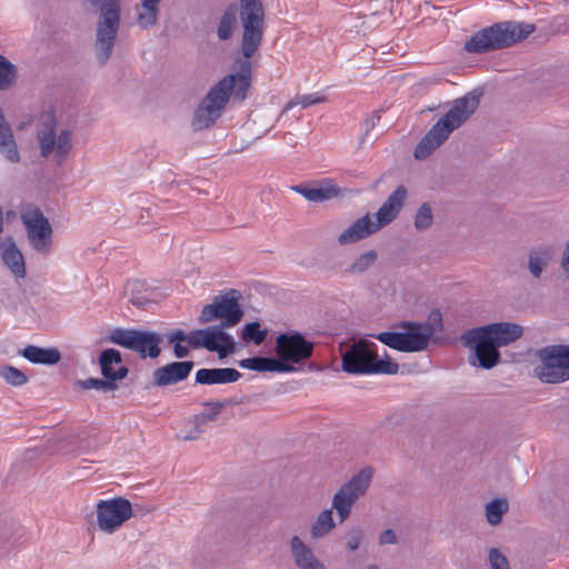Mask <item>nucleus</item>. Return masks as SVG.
<instances>
[{"label":"nucleus","mask_w":569,"mask_h":569,"mask_svg":"<svg viewBox=\"0 0 569 569\" xmlns=\"http://www.w3.org/2000/svg\"><path fill=\"white\" fill-rule=\"evenodd\" d=\"M77 386H79L83 390L96 389L101 390L103 392L113 391L118 389V383L111 381L110 379H100V378H88L84 380H78Z\"/></svg>","instance_id":"nucleus-34"},{"label":"nucleus","mask_w":569,"mask_h":569,"mask_svg":"<svg viewBox=\"0 0 569 569\" xmlns=\"http://www.w3.org/2000/svg\"><path fill=\"white\" fill-rule=\"evenodd\" d=\"M239 366L243 369L253 371L270 372H293L297 370L293 366H287L283 361L272 357H251L239 361Z\"/></svg>","instance_id":"nucleus-24"},{"label":"nucleus","mask_w":569,"mask_h":569,"mask_svg":"<svg viewBox=\"0 0 569 569\" xmlns=\"http://www.w3.org/2000/svg\"><path fill=\"white\" fill-rule=\"evenodd\" d=\"M160 0H141V10L138 13V24L148 29L157 23Z\"/></svg>","instance_id":"nucleus-30"},{"label":"nucleus","mask_w":569,"mask_h":569,"mask_svg":"<svg viewBox=\"0 0 569 569\" xmlns=\"http://www.w3.org/2000/svg\"><path fill=\"white\" fill-rule=\"evenodd\" d=\"M264 8L262 0H239V20L242 28L241 53L238 71L221 79L204 96L194 111L192 128L196 131L211 127L220 117L230 97L243 101L251 83L250 58L258 51L264 33Z\"/></svg>","instance_id":"nucleus-1"},{"label":"nucleus","mask_w":569,"mask_h":569,"mask_svg":"<svg viewBox=\"0 0 569 569\" xmlns=\"http://www.w3.org/2000/svg\"><path fill=\"white\" fill-rule=\"evenodd\" d=\"M420 326L430 340L433 335L443 331L442 313L438 309L431 310L428 320L420 322Z\"/></svg>","instance_id":"nucleus-33"},{"label":"nucleus","mask_w":569,"mask_h":569,"mask_svg":"<svg viewBox=\"0 0 569 569\" xmlns=\"http://www.w3.org/2000/svg\"><path fill=\"white\" fill-rule=\"evenodd\" d=\"M380 228L372 214L367 213L357 219L350 227L340 233L338 242L340 244L353 243L379 231Z\"/></svg>","instance_id":"nucleus-20"},{"label":"nucleus","mask_w":569,"mask_h":569,"mask_svg":"<svg viewBox=\"0 0 569 569\" xmlns=\"http://www.w3.org/2000/svg\"><path fill=\"white\" fill-rule=\"evenodd\" d=\"M21 222L26 229L30 247L41 256H49L53 246V230L39 208L21 213Z\"/></svg>","instance_id":"nucleus-14"},{"label":"nucleus","mask_w":569,"mask_h":569,"mask_svg":"<svg viewBox=\"0 0 569 569\" xmlns=\"http://www.w3.org/2000/svg\"><path fill=\"white\" fill-rule=\"evenodd\" d=\"M268 336L267 329H261L259 321H252L247 323L241 331V339L246 342H252L256 346L263 343Z\"/></svg>","instance_id":"nucleus-31"},{"label":"nucleus","mask_w":569,"mask_h":569,"mask_svg":"<svg viewBox=\"0 0 569 569\" xmlns=\"http://www.w3.org/2000/svg\"><path fill=\"white\" fill-rule=\"evenodd\" d=\"M498 347L508 346L522 336V327L510 322H496L486 326Z\"/></svg>","instance_id":"nucleus-26"},{"label":"nucleus","mask_w":569,"mask_h":569,"mask_svg":"<svg viewBox=\"0 0 569 569\" xmlns=\"http://www.w3.org/2000/svg\"><path fill=\"white\" fill-rule=\"evenodd\" d=\"M379 545H396L398 542V537L392 529H386L379 536Z\"/></svg>","instance_id":"nucleus-43"},{"label":"nucleus","mask_w":569,"mask_h":569,"mask_svg":"<svg viewBox=\"0 0 569 569\" xmlns=\"http://www.w3.org/2000/svg\"><path fill=\"white\" fill-rule=\"evenodd\" d=\"M539 363L533 376L545 383H560L569 380V346L551 345L537 351Z\"/></svg>","instance_id":"nucleus-9"},{"label":"nucleus","mask_w":569,"mask_h":569,"mask_svg":"<svg viewBox=\"0 0 569 569\" xmlns=\"http://www.w3.org/2000/svg\"><path fill=\"white\" fill-rule=\"evenodd\" d=\"M462 345L473 351L469 358L471 366L491 369L500 361L499 347L486 326L467 330L460 337Z\"/></svg>","instance_id":"nucleus-12"},{"label":"nucleus","mask_w":569,"mask_h":569,"mask_svg":"<svg viewBox=\"0 0 569 569\" xmlns=\"http://www.w3.org/2000/svg\"><path fill=\"white\" fill-rule=\"evenodd\" d=\"M0 377L13 387H21L28 382V377L13 366H3L0 369Z\"/></svg>","instance_id":"nucleus-36"},{"label":"nucleus","mask_w":569,"mask_h":569,"mask_svg":"<svg viewBox=\"0 0 569 569\" xmlns=\"http://www.w3.org/2000/svg\"><path fill=\"white\" fill-rule=\"evenodd\" d=\"M92 7H99L100 18L97 22L94 54L100 66L107 64L112 56L120 27V0H87Z\"/></svg>","instance_id":"nucleus-5"},{"label":"nucleus","mask_w":569,"mask_h":569,"mask_svg":"<svg viewBox=\"0 0 569 569\" xmlns=\"http://www.w3.org/2000/svg\"><path fill=\"white\" fill-rule=\"evenodd\" d=\"M363 539V530L360 527H353L347 533V548L350 551H356Z\"/></svg>","instance_id":"nucleus-42"},{"label":"nucleus","mask_w":569,"mask_h":569,"mask_svg":"<svg viewBox=\"0 0 569 569\" xmlns=\"http://www.w3.org/2000/svg\"><path fill=\"white\" fill-rule=\"evenodd\" d=\"M509 505L506 499H493L486 505V518L491 526L501 522L502 516L508 511Z\"/></svg>","instance_id":"nucleus-32"},{"label":"nucleus","mask_w":569,"mask_h":569,"mask_svg":"<svg viewBox=\"0 0 569 569\" xmlns=\"http://www.w3.org/2000/svg\"><path fill=\"white\" fill-rule=\"evenodd\" d=\"M241 373L234 368H202L196 372V383L226 385L236 382Z\"/></svg>","instance_id":"nucleus-23"},{"label":"nucleus","mask_w":569,"mask_h":569,"mask_svg":"<svg viewBox=\"0 0 569 569\" xmlns=\"http://www.w3.org/2000/svg\"><path fill=\"white\" fill-rule=\"evenodd\" d=\"M204 431V427L201 426L197 420H196V426L193 428V430L183 436V440H196L199 438V436Z\"/></svg>","instance_id":"nucleus-46"},{"label":"nucleus","mask_w":569,"mask_h":569,"mask_svg":"<svg viewBox=\"0 0 569 569\" xmlns=\"http://www.w3.org/2000/svg\"><path fill=\"white\" fill-rule=\"evenodd\" d=\"M292 190L308 201L321 202L337 197L340 193V189L337 186L330 184L327 187H310L305 184H297L292 187Z\"/></svg>","instance_id":"nucleus-28"},{"label":"nucleus","mask_w":569,"mask_h":569,"mask_svg":"<svg viewBox=\"0 0 569 569\" xmlns=\"http://www.w3.org/2000/svg\"><path fill=\"white\" fill-rule=\"evenodd\" d=\"M365 569H380V568L376 565H370V566L366 567Z\"/></svg>","instance_id":"nucleus-51"},{"label":"nucleus","mask_w":569,"mask_h":569,"mask_svg":"<svg viewBox=\"0 0 569 569\" xmlns=\"http://www.w3.org/2000/svg\"><path fill=\"white\" fill-rule=\"evenodd\" d=\"M204 406L209 407L210 410L201 412L196 420L201 425L206 426L210 421H216L221 412V409L226 406L224 401H209Z\"/></svg>","instance_id":"nucleus-39"},{"label":"nucleus","mask_w":569,"mask_h":569,"mask_svg":"<svg viewBox=\"0 0 569 569\" xmlns=\"http://www.w3.org/2000/svg\"><path fill=\"white\" fill-rule=\"evenodd\" d=\"M531 23L519 21H501L475 32L463 49L468 53L482 54L495 50L509 48L526 39L535 31Z\"/></svg>","instance_id":"nucleus-4"},{"label":"nucleus","mask_w":569,"mask_h":569,"mask_svg":"<svg viewBox=\"0 0 569 569\" xmlns=\"http://www.w3.org/2000/svg\"><path fill=\"white\" fill-rule=\"evenodd\" d=\"M406 198L407 189L403 186H399L387 198L379 210L372 214L380 229L391 223L397 218L403 207Z\"/></svg>","instance_id":"nucleus-18"},{"label":"nucleus","mask_w":569,"mask_h":569,"mask_svg":"<svg viewBox=\"0 0 569 569\" xmlns=\"http://www.w3.org/2000/svg\"><path fill=\"white\" fill-rule=\"evenodd\" d=\"M488 560L490 569H510L508 559L497 548H491L489 550Z\"/></svg>","instance_id":"nucleus-41"},{"label":"nucleus","mask_w":569,"mask_h":569,"mask_svg":"<svg viewBox=\"0 0 569 569\" xmlns=\"http://www.w3.org/2000/svg\"><path fill=\"white\" fill-rule=\"evenodd\" d=\"M131 502L122 497L97 503V522L101 531L112 533L132 517Z\"/></svg>","instance_id":"nucleus-15"},{"label":"nucleus","mask_w":569,"mask_h":569,"mask_svg":"<svg viewBox=\"0 0 569 569\" xmlns=\"http://www.w3.org/2000/svg\"><path fill=\"white\" fill-rule=\"evenodd\" d=\"M126 291H130V301L132 305L143 307L148 302V298L146 296H142V292L146 291V284L143 281H128L126 286Z\"/></svg>","instance_id":"nucleus-38"},{"label":"nucleus","mask_w":569,"mask_h":569,"mask_svg":"<svg viewBox=\"0 0 569 569\" xmlns=\"http://www.w3.org/2000/svg\"><path fill=\"white\" fill-rule=\"evenodd\" d=\"M479 98L465 96L456 99L449 111L443 114L425 134L415 149V158L426 159L433 150L439 148L452 131L460 128L477 110Z\"/></svg>","instance_id":"nucleus-3"},{"label":"nucleus","mask_w":569,"mask_h":569,"mask_svg":"<svg viewBox=\"0 0 569 569\" xmlns=\"http://www.w3.org/2000/svg\"><path fill=\"white\" fill-rule=\"evenodd\" d=\"M237 26V8L233 4H230L222 13L218 27H217V36L219 40L226 41L229 40L234 31Z\"/></svg>","instance_id":"nucleus-29"},{"label":"nucleus","mask_w":569,"mask_h":569,"mask_svg":"<svg viewBox=\"0 0 569 569\" xmlns=\"http://www.w3.org/2000/svg\"><path fill=\"white\" fill-rule=\"evenodd\" d=\"M11 549L9 540L0 537V556H7Z\"/></svg>","instance_id":"nucleus-47"},{"label":"nucleus","mask_w":569,"mask_h":569,"mask_svg":"<svg viewBox=\"0 0 569 569\" xmlns=\"http://www.w3.org/2000/svg\"><path fill=\"white\" fill-rule=\"evenodd\" d=\"M341 366L351 375H395L399 370L397 362L380 359L376 343L368 340L355 342L342 356Z\"/></svg>","instance_id":"nucleus-7"},{"label":"nucleus","mask_w":569,"mask_h":569,"mask_svg":"<svg viewBox=\"0 0 569 569\" xmlns=\"http://www.w3.org/2000/svg\"><path fill=\"white\" fill-rule=\"evenodd\" d=\"M377 260V253L375 250H369L360 254L352 264L348 268V272L351 274H360L367 271Z\"/></svg>","instance_id":"nucleus-35"},{"label":"nucleus","mask_w":569,"mask_h":569,"mask_svg":"<svg viewBox=\"0 0 569 569\" xmlns=\"http://www.w3.org/2000/svg\"><path fill=\"white\" fill-rule=\"evenodd\" d=\"M325 99L320 97H316L315 94H303L298 96L295 99L290 100L284 109L283 112H287L288 110L292 109L293 107L300 104L302 108H308L310 106H313L316 103L322 102Z\"/></svg>","instance_id":"nucleus-40"},{"label":"nucleus","mask_w":569,"mask_h":569,"mask_svg":"<svg viewBox=\"0 0 569 569\" xmlns=\"http://www.w3.org/2000/svg\"><path fill=\"white\" fill-rule=\"evenodd\" d=\"M239 299L240 293L237 290L217 296L211 303L202 308L198 318L199 323H208L219 319V325L209 326L208 328H218L222 333H227L224 329L234 327L243 317Z\"/></svg>","instance_id":"nucleus-10"},{"label":"nucleus","mask_w":569,"mask_h":569,"mask_svg":"<svg viewBox=\"0 0 569 569\" xmlns=\"http://www.w3.org/2000/svg\"><path fill=\"white\" fill-rule=\"evenodd\" d=\"M36 139L40 156L56 166L64 164L71 156L73 133L67 128H60L52 116L40 120Z\"/></svg>","instance_id":"nucleus-6"},{"label":"nucleus","mask_w":569,"mask_h":569,"mask_svg":"<svg viewBox=\"0 0 569 569\" xmlns=\"http://www.w3.org/2000/svg\"><path fill=\"white\" fill-rule=\"evenodd\" d=\"M0 250L3 264L16 278L23 279L27 274L26 261L14 239L12 237H7L2 242H0Z\"/></svg>","instance_id":"nucleus-21"},{"label":"nucleus","mask_w":569,"mask_h":569,"mask_svg":"<svg viewBox=\"0 0 569 569\" xmlns=\"http://www.w3.org/2000/svg\"><path fill=\"white\" fill-rule=\"evenodd\" d=\"M371 478L372 470L365 468L339 488L332 498V508L322 510L311 525L310 537L313 540L326 537L336 527L332 509H336L340 523L349 518L355 502L367 492Z\"/></svg>","instance_id":"nucleus-2"},{"label":"nucleus","mask_w":569,"mask_h":569,"mask_svg":"<svg viewBox=\"0 0 569 569\" xmlns=\"http://www.w3.org/2000/svg\"><path fill=\"white\" fill-rule=\"evenodd\" d=\"M563 253H568V254H569V240H568V241H567V243H566V247H565Z\"/></svg>","instance_id":"nucleus-49"},{"label":"nucleus","mask_w":569,"mask_h":569,"mask_svg":"<svg viewBox=\"0 0 569 569\" xmlns=\"http://www.w3.org/2000/svg\"><path fill=\"white\" fill-rule=\"evenodd\" d=\"M563 253H568V254H569V240H568V241H567V243H566V247H565Z\"/></svg>","instance_id":"nucleus-50"},{"label":"nucleus","mask_w":569,"mask_h":569,"mask_svg":"<svg viewBox=\"0 0 569 569\" xmlns=\"http://www.w3.org/2000/svg\"><path fill=\"white\" fill-rule=\"evenodd\" d=\"M380 118H381V111L377 110L372 113V116L370 118H368L365 121L366 133H368L370 130H372L376 127V123L380 120Z\"/></svg>","instance_id":"nucleus-44"},{"label":"nucleus","mask_w":569,"mask_h":569,"mask_svg":"<svg viewBox=\"0 0 569 569\" xmlns=\"http://www.w3.org/2000/svg\"><path fill=\"white\" fill-rule=\"evenodd\" d=\"M190 353L189 347L180 343H173V355L178 359L188 357Z\"/></svg>","instance_id":"nucleus-45"},{"label":"nucleus","mask_w":569,"mask_h":569,"mask_svg":"<svg viewBox=\"0 0 569 569\" xmlns=\"http://www.w3.org/2000/svg\"><path fill=\"white\" fill-rule=\"evenodd\" d=\"M289 547L298 569H326L325 563L315 555L312 548L300 537L293 536L289 541Z\"/></svg>","instance_id":"nucleus-19"},{"label":"nucleus","mask_w":569,"mask_h":569,"mask_svg":"<svg viewBox=\"0 0 569 569\" xmlns=\"http://www.w3.org/2000/svg\"><path fill=\"white\" fill-rule=\"evenodd\" d=\"M313 352V343L301 333H281L276 339V353L280 361L293 366L308 360Z\"/></svg>","instance_id":"nucleus-16"},{"label":"nucleus","mask_w":569,"mask_h":569,"mask_svg":"<svg viewBox=\"0 0 569 569\" xmlns=\"http://www.w3.org/2000/svg\"><path fill=\"white\" fill-rule=\"evenodd\" d=\"M433 222L432 208L428 202L422 203L415 216V228L419 231L427 230Z\"/></svg>","instance_id":"nucleus-37"},{"label":"nucleus","mask_w":569,"mask_h":569,"mask_svg":"<svg viewBox=\"0 0 569 569\" xmlns=\"http://www.w3.org/2000/svg\"><path fill=\"white\" fill-rule=\"evenodd\" d=\"M108 340L124 349L137 352L142 359L148 357L156 359L161 353L160 343L162 337L154 331L118 327L111 330Z\"/></svg>","instance_id":"nucleus-11"},{"label":"nucleus","mask_w":569,"mask_h":569,"mask_svg":"<svg viewBox=\"0 0 569 569\" xmlns=\"http://www.w3.org/2000/svg\"><path fill=\"white\" fill-rule=\"evenodd\" d=\"M122 357L117 349H106L99 356V365L103 378L110 379L113 382L122 380L128 376V368L121 366Z\"/></svg>","instance_id":"nucleus-22"},{"label":"nucleus","mask_w":569,"mask_h":569,"mask_svg":"<svg viewBox=\"0 0 569 569\" xmlns=\"http://www.w3.org/2000/svg\"><path fill=\"white\" fill-rule=\"evenodd\" d=\"M167 340L169 343L188 342L193 349L206 348L208 351L217 352L220 359L236 350L233 338L229 333H222L218 328L196 329L188 333L178 329L169 332Z\"/></svg>","instance_id":"nucleus-8"},{"label":"nucleus","mask_w":569,"mask_h":569,"mask_svg":"<svg viewBox=\"0 0 569 569\" xmlns=\"http://www.w3.org/2000/svg\"><path fill=\"white\" fill-rule=\"evenodd\" d=\"M193 367V361L170 362L153 371V385L157 387H167L183 381L189 377Z\"/></svg>","instance_id":"nucleus-17"},{"label":"nucleus","mask_w":569,"mask_h":569,"mask_svg":"<svg viewBox=\"0 0 569 569\" xmlns=\"http://www.w3.org/2000/svg\"><path fill=\"white\" fill-rule=\"evenodd\" d=\"M553 256L555 249L551 246H538L530 249L528 253V270L530 274L535 279H539Z\"/></svg>","instance_id":"nucleus-25"},{"label":"nucleus","mask_w":569,"mask_h":569,"mask_svg":"<svg viewBox=\"0 0 569 569\" xmlns=\"http://www.w3.org/2000/svg\"><path fill=\"white\" fill-rule=\"evenodd\" d=\"M399 328L402 331H385L373 337L400 352H420L428 348L430 340L421 329L419 321H402Z\"/></svg>","instance_id":"nucleus-13"},{"label":"nucleus","mask_w":569,"mask_h":569,"mask_svg":"<svg viewBox=\"0 0 569 569\" xmlns=\"http://www.w3.org/2000/svg\"><path fill=\"white\" fill-rule=\"evenodd\" d=\"M560 264H561L562 270L567 274V277H569V254L568 253H562Z\"/></svg>","instance_id":"nucleus-48"},{"label":"nucleus","mask_w":569,"mask_h":569,"mask_svg":"<svg viewBox=\"0 0 569 569\" xmlns=\"http://www.w3.org/2000/svg\"><path fill=\"white\" fill-rule=\"evenodd\" d=\"M20 355L30 361L31 363L36 365H56L61 359V353L56 348H41L34 345H28L26 346L21 351Z\"/></svg>","instance_id":"nucleus-27"}]
</instances>
